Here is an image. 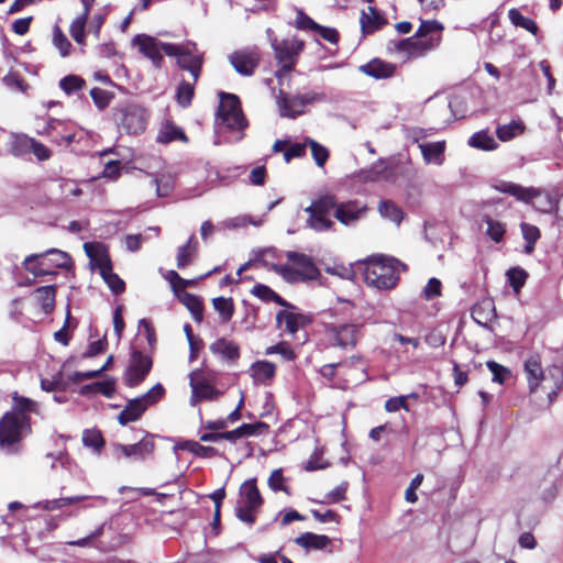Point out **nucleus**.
I'll list each match as a JSON object with an SVG mask.
<instances>
[{"label": "nucleus", "mask_w": 563, "mask_h": 563, "mask_svg": "<svg viewBox=\"0 0 563 563\" xmlns=\"http://www.w3.org/2000/svg\"><path fill=\"white\" fill-rule=\"evenodd\" d=\"M544 383H552V389L548 394L550 401H552L563 388V368L561 366L550 367L545 373Z\"/></svg>", "instance_id": "nucleus-36"}, {"label": "nucleus", "mask_w": 563, "mask_h": 563, "mask_svg": "<svg viewBox=\"0 0 563 563\" xmlns=\"http://www.w3.org/2000/svg\"><path fill=\"white\" fill-rule=\"evenodd\" d=\"M165 54L176 57L177 65L191 74L194 82L198 81L203 64L202 53H194L189 46L173 44L165 46Z\"/></svg>", "instance_id": "nucleus-11"}, {"label": "nucleus", "mask_w": 563, "mask_h": 563, "mask_svg": "<svg viewBox=\"0 0 563 563\" xmlns=\"http://www.w3.org/2000/svg\"><path fill=\"white\" fill-rule=\"evenodd\" d=\"M468 145L483 151H493L497 148L498 144L495 141L494 136L488 133V131H479L474 133L468 139Z\"/></svg>", "instance_id": "nucleus-38"}, {"label": "nucleus", "mask_w": 563, "mask_h": 563, "mask_svg": "<svg viewBox=\"0 0 563 563\" xmlns=\"http://www.w3.org/2000/svg\"><path fill=\"white\" fill-rule=\"evenodd\" d=\"M367 11L363 10L360 18L363 34L373 33L387 23L384 15L375 7L368 5Z\"/></svg>", "instance_id": "nucleus-23"}, {"label": "nucleus", "mask_w": 563, "mask_h": 563, "mask_svg": "<svg viewBox=\"0 0 563 563\" xmlns=\"http://www.w3.org/2000/svg\"><path fill=\"white\" fill-rule=\"evenodd\" d=\"M500 192L516 197L518 200L529 202L533 197V188H525L518 184L501 181L496 186Z\"/></svg>", "instance_id": "nucleus-34"}, {"label": "nucleus", "mask_w": 563, "mask_h": 563, "mask_svg": "<svg viewBox=\"0 0 563 563\" xmlns=\"http://www.w3.org/2000/svg\"><path fill=\"white\" fill-rule=\"evenodd\" d=\"M147 118L146 110L137 104H125L114 111V120L119 129L128 134L142 133L146 128Z\"/></svg>", "instance_id": "nucleus-9"}, {"label": "nucleus", "mask_w": 563, "mask_h": 563, "mask_svg": "<svg viewBox=\"0 0 563 563\" xmlns=\"http://www.w3.org/2000/svg\"><path fill=\"white\" fill-rule=\"evenodd\" d=\"M71 264V258L68 253L58 249H51L43 253L31 254L23 261L25 271L35 277L46 275H57L58 268H68Z\"/></svg>", "instance_id": "nucleus-2"}, {"label": "nucleus", "mask_w": 563, "mask_h": 563, "mask_svg": "<svg viewBox=\"0 0 563 563\" xmlns=\"http://www.w3.org/2000/svg\"><path fill=\"white\" fill-rule=\"evenodd\" d=\"M31 432L30 418H16L4 413L0 419V448L10 453L18 451L20 441Z\"/></svg>", "instance_id": "nucleus-3"}, {"label": "nucleus", "mask_w": 563, "mask_h": 563, "mask_svg": "<svg viewBox=\"0 0 563 563\" xmlns=\"http://www.w3.org/2000/svg\"><path fill=\"white\" fill-rule=\"evenodd\" d=\"M132 44L139 47L141 54L151 59L155 67H161L164 58L162 52L165 53V46L170 43H163L157 38L147 34H137L133 37Z\"/></svg>", "instance_id": "nucleus-14"}, {"label": "nucleus", "mask_w": 563, "mask_h": 563, "mask_svg": "<svg viewBox=\"0 0 563 563\" xmlns=\"http://www.w3.org/2000/svg\"><path fill=\"white\" fill-rule=\"evenodd\" d=\"M153 184L156 187V195L158 197H167L174 190L175 181L172 176L162 175L161 177H155L153 179Z\"/></svg>", "instance_id": "nucleus-51"}, {"label": "nucleus", "mask_w": 563, "mask_h": 563, "mask_svg": "<svg viewBox=\"0 0 563 563\" xmlns=\"http://www.w3.org/2000/svg\"><path fill=\"white\" fill-rule=\"evenodd\" d=\"M53 43L59 51L62 57L69 55L73 45L58 26H55L54 29Z\"/></svg>", "instance_id": "nucleus-56"}, {"label": "nucleus", "mask_w": 563, "mask_h": 563, "mask_svg": "<svg viewBox=\"0 0 563 563\" xmlns=\"http://www.w3.org/2000/svg\"><path fill=\"white\" fill-rule=\"evenodd\" d=\"M264 500L256 486V481H245L240 487V498L235 507V516L242 522L252 526L255 522V514L262 507Z\"/></svg>", "instance_id": "nucleus-4"}, {"label": "nucleus", "mask_w": 563, "mask_h": 563, "mask_svg": "<svg viewBox=\"0 0 563 563\" xmlns=\"http://www.w3.org/2000/svg\"><path fill=\"white\" fill-rule=\"evenodd\" d=\"M56 286H42L35 289L34 295L36 301L42 307L45 313L51 312L55 305Z\"/></svg>", "instance_id": "nucleus-35"}, {"label": "nucleus", "mask_w": 563, "mask_h": 563, "mask_svg": "<svg viewBox=\"0 0 563 563\" xmlns=\"http://www.w3.org/2000/svg\"><path fill=\"white\" fill-rule=\"evenodd\" d=\"M86 86V81L77 75H67L59 80V88L68 96L77 93Z\"/></svg>", "instance_id": "nucleus-45"}, {"label": "nucleus", "mask_w": 563, "mask_h": 563, "mask_svg": "<svg viewBox=\"0 0 563 563\" xmlns=\"http://www.w3.org/2000/svg\"><path fill=\"white\" fill-rule=\"evenodd\" d=\"M286 256L292 266L299 269L302 280L313 279L319 275V271L310 256L294 251H288Z\"/></svg>", "instance_id": "nucleus-22"}, {"label": "nucleus", "mask_w": 563, "mask_h": 563, "mask_svg": "<svg viewBox=\"0 0 563 563\" xmlns=\"http://www.w3.org/2000/svg\"><path fill=\"white\" fill-rule=\"evenodd\" d=\"M442 283L440 279L432 277L429 279L422 290V296L426 300H431L441 296Z\"/></svg>", "instance_id": "nucleus-63"}, {"label": "nucleus", "mask_w": 563, "mask_h": 563, "mask_svg": "<svg viewBox=\"0 0 563 563\" xmlns=\"http://www.w3.org/2000/svg\"><path fill=\"white\" fill-rule=\"evenodd\" d=\"M472 318L481 325H486L496 318L495 305L493 300L485 299L475 305L472 309Z\"/></svg>", "instance_id": "nucleus-30"}, {"label": "nucleus", "mask_w": 563, "mask_h": 563, "mask_svg": "<svg viewBox=\"0 0 563 563\" xmlns=\"http://www.w3.org/2000/svg\"><path fill=\"white\" fill-rule=\"evenodd\" d=\"M400 268L406 266L394 257L374 256L365 263L364 280L376 289H391L399 280Z\"/></svg>", "instance_id": "nucleus-1"}, {"label": "nucleus", "mask_w": 563, "mask_h": 563, "mask_svg": "<svg viewBox=\"0 0 563 563\" xmlns=\"http://www.w3.org/2000/svg\"><path fill=\"white\" fill-rule=\"evenodd\" d=\"M210 351L216 354L220 355L222 358L235 362L240 357V346L230 340H227L225 338H220L216 340L210 345Z\"/></svg>", "instance_id": "nucleus-24"}, {"label": "nucleus", "mask_w": 563, "mask_h": 563, "mask_svg": "<svg viewBox=\"0 0 563 563\" xmlns=\"http://www.w3.org/2000/svg\"><path fill=\"white\" fill-rule=\"evenodd\" d=\"M19 145L30 146V151L40 159L45 161L51 157V151L42 143L30 137L18 139Z\"/></svg>", "instance_id": "nucleus-46"}, {"label": "nucleus", "mask_w": 563, "mask_h": 563, "mask_svg": "<svg viewBox=\"0 0 563 563\" xmlns=\"http://www.w3.org/2000/svg\"><path fill=\"white\" fill-rule=\"evenodd\" d=\"M509 284L515 290H519L526 283L528 274L519 267H512L507 272Z\"/></svg>", "instance_id": "nucleus-61"}, {"label": "nucleus", "mask_w": 563, "mask_h": 563, "mask_svg": "<svg viewBox=\"0 0 563 563\" xmlns=\"http://www.w3.org/2000/svg\"><path fill=\"white\" fill-rule=\"evenodd\" d=\"M176 296L178 300L190 311L192 319L200 323L203 319V306L201 299L187 291L178 292Z\"/></svg>", "instance_id": "nucleus-31"}, {"label": "nucleus", "mask_w": 563, "mask_h": 563, "mask_svg": "<svg viewBox=\"0 0 563 563\" xmlns=\"http://www.w3.org/2000/svg\"><path fill=\"white\" fill-rule=\"evenodd\" d=\"M485 223L487 224L486 234L495 242H500L506 232L505 224L494 220L490 217L485 218Z\"/></svg>", "instance_id": "nucleus-52"}, {"label": "nucleus", "mask_w": 563, "mask_h": 563, "mask_svg": "<svg viewBox=\"0 0 563 563\" xmlns=\"http://www.w3.org/2000/svg\"><path fill=\"white\" fill-rule=\"evenodd\" d=\"M525 372L527 374L530 391L533 393L545 378V373L542 371L539 358L536 356L528 358L525 363Z\"/></svg>", "instance_id": "nucleus-27"}, {"label": "nucleus", "mask_w": 563, "mask_h": 563, "mask_svg": "<svg viewBox=\"0 0 563 563\" xmlns=\"http://www.w3.org/2000/svg\"><path fill=\"white\" fill-rule=\"evenodd\" d=\"M87 20L85 16H77L70 24V35L78 44L84 43Z\"/></svg>", "instance_id": "nucleus-62"}, {"label": "nucleus", "mask_w": 563, "mask_h": 563, "mask_svg": "<svg viewBox=\"0 0 563 563\" xmlns=\"http://www.w3.org/2000/svg\"><path fill=\"white\" fill-rule=\"evenodd\" d=\"M252 369L254 378L261 383H265L274 377L276 367L271 362L262 361L255 363Z\"/></svg>", "instance_id": "nucleus-44"}, {"label": "nucleus", "mask_w": 563, "mask_h": 563, "mask_svg": "<svg viewBox=\"0 0 563 563\" xmlns=\"http://www.w3.org/2000/svg\"><path fill=\"white\" fill-rule=\"evenodd\" d=\"M154 446L153 440L146 435L134 444L125 445L117 443L113 445V452L117 456L123 455L126 459L142 461L153 453Z\"/></svg>", "instance_id": "nucleus-18"}, {"label": "nucleus", "mask_w": 563, "mask_h": 563, "mask_svg": "<svg viewBox=\"0 0 563 563\" xmlns=\"http://www.w3.org/2000/svg\"><path fill=\"white\" fill-rule=\"evenodd\" d=\"M198 253V241L192 234L188 239L187 243L179 246L177 250V267L183 269L190 265L196 258Z\"/></svg>", "instance_id": "nucleus-29"}, {"label": "nucleus", "mask_w": 563, "mask_h": 563, "mask_svg": "<svg viewBox=\"0 0 563 563\" xmlns=\"http://www.w3.org/2000/svg\"><path fill=\"white\" fill-rule=\"evenodd\" d=\"M508 16L515 26L522 27L533 35L538 34L539 27L537 23L532 19L523 16L518 9H510Z\"/></svg>", "instance_id": "nucleus-40"}, {"label": "nucleus", "mask_w": 563, "mask_h": 563, "mask_svg": "<svg viewBox=\"0 0 563 563\" xmlns=\"http://www.w3.org/2000/svg\"><path fill=\"white\" fill-rule=\"evenodd\" d=\"M529 202H531L538 211L544 213L555 211L556 219L563 222V195L559 201L549 194L543 195L540 191L533 189V197Z\"/></svg>", "instance_id": "nucleus-21"}, {"label": "nucleus", "mask_w": 563, "mask_h": 563, "mask_svg": "<svg viewBox=\"0 0 563 563\" xmlns=\"http://www.w3.org/2000/svg\"><path fill=\"white\" fill-rule=\"evenodd\" d=\"M146 411L143 405L140 404V400L131 399L128 401L124 409L118 416V422L121 426H125L129 422L137 421L142 415Z\"/></svg>", "instance_id": "nucleus-33"}, {"label": "nucleus", "mask_w": 563, "mask_h": 563, "mask_svg": "<svg viewBox=\"0 0 563 563\" xmlns=\"http://www.w3.org/2000/svg\"><path fill=\"white\" fill-rule=\"evenodd\" d=\"M327 100V96L321 92H306L289 97L285 91L280 90L276 102L282 117L296 119L305 112V107L313 102H322Z\"/></svg>", "instance_id": "nucleus-6"}, {"label": "nucleus", "mask_w": 563, "mask_h": 563, "mask_svg": "<svg viewBox=\"0 0 563 563\" xmlns=\"http://www.w3.org/2000/svg\"><path fill=\"white\" fill-rule=\"evenodd\" d=\"M201 371L196 369L189 375V385L191 387L190 405L196 406L201 400H217L222 393L201 378Z\"/></svg>", "instance_id": "nucleus-15"}, {"label": "nucleus", "mask_w": 563, "mask_h": 563, "mask_svg": "<svg viewBox=\"0 0 563 563\" xmlns=\"http://www.w3.org/2000/svg\"><path fill=\"white\" fill-rule=\"evenodd\" d=\"M181 448L203 459L219 455V451L216 448L206 446L196 441H186Z\"/></svg>", "instance_id": "nucleus-47"}, {"label": "nucleus", "mask_w": 563, "mask_h": 563, "mask_svg": "<svg viewBox=\"0 0 563 563\" xmlns=\"http://www.w3.org/2000/svg\"><path fill=\"white\" fill-rule=\"evenodd\" d=\"M267 34L271 40L275 59L278 64L283 65V70L290 73L295 68L300 53L303 51V41L297 37L284 40L272 37L273 31L271 29L267 30Z\"/></svg>", "instance_id": "nucleus-5"}, {"label": "nucleus", "mask_w": 563, "mask_h": 563, "mask_svg": "<svg viewBox=\"0 0 563 563\" xmlns=\"http://www.w3.org/2000/svg\"><path fill=\"white\" fill-rule=\"evenodd\" d=\"M82 443L85 446L92 448L96 451H100V449L104 444V440L100 431L85 430L82 434Z\"/></svg>", "instance_id": "nucleus-57"}, {"label": "nucleus", "mask_w": 563, "mask_h": 563, "mask_svg": "<svg viewBox=\"0 0 563 563\" xmlns=\"http://www.w3.org/2000/svg\"><path fill=\"white\" fill-rule=\"evenodd\" d=\"M362 328L363 324L361 323L330 324L328 333L335 346L343 350H353L362 338Z\"/></svg>", "instance_id": "nucleus-13"}, {"label": "nucleus", "mask_w": 563, "mask_h": 563, "mask_svg": "<svg viewBox=\"0 0 563 563\" xmlns=\"http://www.w3.org/2000/svg\"><path fill=\"white\" fill-rule=\"evenodd\" d=\"M229 60L236 73L251 76L258 66L260 57L255 52L236 51L229 56Z\"/></svg>", "instance_id": "nucleus-20"}, {"label": "nucleus", "mask_w": 563, "mask_h": 563, "mask_svg": "<svg viewBox=\"0 0 563 563\" xmlns=\"http://www.w3.org/2000/svg\"><path fill=\"white\" fill-rule=\"evenodd\" d=\"M153 360L141 351L131 352L129 365L124 372L123 380L129 387L140 385L151 372Z\"/></svg>", "instance_id": "nucleus-12"}, {"label": "nucleus", "mask_w": 563, "mask_h": 563, "mask_svg": "<svg viewBox=\"0 0 563 563\" xmlns=\"http://www.w3.org/2000/svg\"><path fill=\"white\" fill-rule=\"evenodd\" d=\"M115 391L114 379H108L103 382H95L91 384L84 385L79 394L82 396L101 394L108 398H112Z\"/></svg>", "instance_id": "nucleus-32"}, {"label": "nucleus", "mask_w": 563, "mask_h": 563, "mask_svg": "<svg viewBox=\"0 0 563 563\" xmlns=\"http://www.w3.org/2000/svg\"><path fill=\"white\" fill-rule=\"evenodd\" d=\"M307 145L311 148V154L316 164L319 167H323L329 158V151L312 139H307Z\"/></svg>", "instance_id": "nucleus-53"}, {"label": "nucleus", "mask_w": 563, "mask_h": 563, "mask_svg": "<svg viewBox=\"0 0 563 563\" xmlns=\"http://www.w3.org/2000/svg\"><path fill=\"white\" fill-rule=\"evenodd\" d=\"M284 482L285 477L280 468L273 471L271 476L268 477V486L271 487V489H273L274 492L283 490L289 494L288 488L284 484Z\"/></svg>", "instance_id": "nucleus-64"}, {"label": "nucleus", "mask_w": 563, "mask_h": 563, "mask_svg": "<svg viewBox=\"0 0 563 563\" xmlns=\"http://www.w3.org/2000/svg\"><path fill=\"white\" fill-rule=\"evenodd\" d=\"M312 322L310 316L296 312L295 310H280L276 314V323L278 329L295 335L300 329H303Z\"/></svg>", "instance_id": "nucleus-17"}, {"label": "nucleus", "mask_w": 563, "mask_h": 563, "mask_svg": "<svg viewBox=\"0 0 563 563\" xmlns=\"http://www.w3.org/2000/svg\"><path fill=\"white\" fill-rule=\"evenodd\" d=\"M265 354H279L285 361H294L296 358V353L290 347L289 343L286 341H282L275 345L267 347Z\"/></svg>", "instance_id": "nucleus-54"}, {"label": "nucleus", "mask_w": 563, "mask_h": 563, "mask_svg": "<svg viewBox=\"0 0 563 563\" xmlns=\"http://www.w3.org/2000/svg\"><path fill=\"white\" fill-rule=\"evenodd\" d=\"M488 369L493 374V380L498 384H504L511 375L510 371L495 361L486 363Z\"/></svg>", "instance_id": "nucleus-58"}, {"label": "nucleus", "mask_w": 563, "mask_h": 563, "mask_svg": "<svg viewBox=\"0 0 563 563\" xmlns=\"http://www.w3.org/2000/svg\"><path fill=\"white\" fill-rule=\"evenodd\" d=\"M367 212V207L357 200L336 203L334 207V218L344 225H354Z\"/></svg>", "instance_id": "nucleus-16"}, {"label": "nucleus", "mask_w": 563, "mask_h": 563, "mask_svg": "<svg viewBox=\"0 0 563 563\" xmlns=\"http://www.w3.org/2000/svg\"><path fill=\"white\" fill-rule=\"evenodd\" d=\"M196 82H188V81H181L177 88L176 98L177 102L180 107L187 108L190 106L191 100L194 98L195 93V86Z\"/></svg>", "instance_id": "nucleus-49"}, {"label": "nucleus", "mask_w": 563, "mask_h": 563, "mask_svg": "<svg viewBox=\"0 0 563 563\" xmlns=\"http://www.w3.org/2000/svg\"><path fill=\"white\" fill-rule=\"evenodd\" d=\"M165 394V389L162 384L157 383L153 386L147 393L144 395L136 397V400H140V404L143 405L145 409L150 406L156 404L158 400L163 398Z\"/></svg>", "instance_id": "nucleus-50"}, {"label": "nucleus", "mask_w": 563, "mask_h": 563, "mask_svg": "<svg viewBox=\"0 0 563 563\" xmlns=\"http://www.w3.org/2000/svg\"><path fill=\"white\" fill-rule=\"evenodd\" d=\"M440 45L439 37H430L428 40L415 35L399 40V41H390L388 44V48L390 51H396L399 53H406L408 57L419 58L426 56L431 51L435 49Z\"/></svg>", "instance_id": "nucleus-10"}, {"label": "nucleus", "mask_w": 563, "mask_h": 563, "mask_svg": "<svg viewBox=\"0 0 563 563\" xmlns=\"http://www.w3.org/2000/svg\"><path fill=\"white\" fill-rule=\"evenodd\" d=\"M36 404L25 397L14 396L13 397V406L10 411L7 413H12L13 417L16 418H30V413L35 411Z\"/></svg>", "instance_id": "nucleus-37"}, {"label": "nucleus", "mask_w": 563, "mask_h": 563, "mask_svg": "<svg viewBox=\"0 0 563 563\" xmlns=\"http://www.w3.org/2000/svg\"><path fill=\"white\" fill-rule=\"evenodd\" d=\"M90 96L96 107L99 110H103L109 106L111 99L113 98V92L101 89L99 87H95L90 90Z\"/></svg>", "instance_id": "nucleus-55"}, {"label": "nucleus", "mask_w": 563, "mask_h": 563, "mask_svg": "<svg viewBox=\"0 0 563 563\" xmlns=\"http://www.w3.org/2000/svg\"><path fill=\"white\" fill-rule=\"evenodd\" d=\"M273 271L280 275L285 280L294 283L297 280H302L301 275L299 274V269H296L290 265H273Z\"/></svg>", "instance_id": "nucleus-60"}, {"label": "nucleus", "mask_w": 563, "mask_h": 563, "mask_svg": "<svg viewBox=\"0 0 563 563\" xmlns=\"http://www.w3.org/2000/svg\"><path fill=\"white\" fill-rule=\"evenodd\" d=\"M523 130L525 125L522 122L511 121L508 124L499 125L496 134L501 142H507L521 134Z\"/></svg>", "instance_id": "nucleus-43"}, {"label": "nucleus", "mask_w": 563, "mask_h": 563, "mask_svg": "<svg viewBox=\"0 0 563 563\" xmlns=\"http://www.w3.org/2000/svg\"><path fill=\"white\" fill-rule=\"evenodd\" d=\"M218 117L229 130L242 131L247 124L241 109L240 99L233 93L220 92Z\"/></svg>", "instance_id": "nucleus-8"}, {"label": "nucleus", "mask_w": 563, "mask_h": 563, "mask_svg": "<svg viewBox=\"0 0 563 563\" xmlns=\"http://www.w3.org/2000/svg\"><path fill=\"white\" fill-rule=\"evenodd\" d=\"M269 426L266 422L257 421L255 423H243L240 426L242 437L262 435L267 433Z\"/></svg>", "instance_id": "nucleus-59"}, {"label": "nucleus", "mask_w": 563, "mask_h": 563, "mask_svg": "<svg viewBox=\"0 0 563 563\" xmlns=\"http://www.w3.org/2000/svg\"><path fill=\"white\" fill-rule=\"evenodd\" d=\"M177 140L187 141V136L180 128L172 124L166 125L157 135V141L164 144Z\"/></svg>", "instance_id": "nucleus-48"}, {"label": "nucleus", "mask_w": 563, "mask_h": 563, "mask_svg": "<svg viewBox=\"0 0 563 563\" xmlns=\"http://www.w3.org/2000/svg\"><path fill=\"white\" fill-rule=\"evenodd\" d=\"M335 207V198L333 196H323L317 201H313L305 209L309 214L307 225L318 232L330 230L334 222L330 216Z\"/></svg>", "instance_id": "nucleus-7"}, {"label": "nucleus", "mask_w": 563, "mask_h": 563, "mask_svg": "<svg viewBox=\"0 0 563 563\" xmlns=\"http://www.w3.org/2000/svg\"><path fill=\"white\" fill-rule=\"evenodd\" d=\"M378 210L383 218L388 219L396 224H400L405 216L401 208L390 200L380 201Z\"/></svg>", "instance_id": "nucleus-42"}, {"label": "nucleus", "mask_w": 563, "mask_h": 563, "mask_svg": "<svg viewBox=\"0 0 563 563\" xmlns=\"http://www.w3.org/2000/svg\"><path fill=\"white\" fill-rule=\"evenodd\" d=\"M100 275L111 291L120 295L125 290V283L120 276L112 271V264L108 255H102L96 260Z\"/></svg>", "instance_id": "nucleus-19"}, {"label": "nucleus", "mask_w": 563, "mask_h": 563, "mask_svg": "<svg viewBox=\"0 0 563 563\" xmlns=\"http://www.w3.org/2000/svg\"><path fill=\"white\" fill-rule=\"evenodd\" d=\"M422 157L427 164L442 165L444 162V142H431L419 145Z\"/></svg>", "instance_id": "nucleus-26"}, {"label": "nucleus", "mask_w": 563, "mask_h": 563, "mask_svg": "<svg viewBox=\"0 0 563 563\" xmlns=\"http://www.w3.org/2000/svg\"><path fill=\"white\" fill-rule=\"evenodd\" d=\"M331 542L328 536L312 532L301 533L295 539V543L306 550H322L330 545Z\"/></svg>", "instance_id": "nucleus-28"}, {"label": "nucleus", "mask_w": 563, "mask_h": 563, "mask_svg": "<svg viewBox=\"0 0 563 563\" xmlns=\"http://www.w3.org/2000/svg\"><path fill=\"white\" fill-rule=\"evenodd\" d=\"M443 25L437 20H428V21H421L420 26L416 31L417 36L423 37L426 40L430 37H439L440 41L442 40V33Z\"/></svg>", "instance_id": "nucleus-41"}, {"label": "nucleus", "mask_w": 563, "mask_h": 563, "mask_svg": "<svg viewBox=\"0 0 563 563\" xmlns=\"http://www.w3.org/2000/svg\"><path fill=\"white\" fill-rule=\"evenodd\" d=\"M360 70L375 79L391 77L395 73V66L380 59H373L360 67Z\"/></svg>", "instance_id": "nucleus-25"}, {"label": "nucleus", "mask_w": 563, "mask_h": 563, "mask_svg": "<svg viewBox=\"0 0 563 563\" xmlns=\"http://www.w3.org/2000/svg\"><path fill=\"white\" fill-rule=\"evenodd\" d=\"M214 310L219 313L221 322L227 323L234 313V303L232 298L217 297L212 299Z\"/></svg>", "instance_id": "nucleus-39"}]
</instances>
